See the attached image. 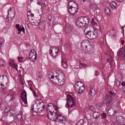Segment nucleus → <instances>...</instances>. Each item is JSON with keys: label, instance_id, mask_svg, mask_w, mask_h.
I'll return each mask as SVG.
<instances>
[{"label": "nucleus", "instance_id": "8fccbe9b", "mask_svg": "<svg viewBox=\"0 0 125 125\" xmlns=\"http://www.w3.org/2000/svg\"><path fill=\"white\" fill-rule=\"evenodd\" d=\"M18 59L19 62H22V60H21V58L20 57H18Z\"/></svg>", "mask_w": 125, "mask_h": 125}, {"label": "nucleus", "instance_id": "473e14b6", "mask_svg": "<svg viewBox=\"0 0 125 125\" xmlns=\"http://www.w3.org/2000/svg\"><path fill=\"white\" fill-rule=\"evenodd\" d=\"M56 49H57V51H56L55 52V53L56 54H57L58 53V52L59 51V47H56ZM57 55V54H56V55H54L53 54H52V55H51V56H52V57H54V56H56V55Z\"/></svg>", "mask_w": 125, "mask_h": 125}, {"label": "nucleus", "instance_id": "58836bf2", "mask_svg": "<svg viewBox=\"0 0 125 125\" xmlns=\"http://www.w3.org/2000/svg\"><path fill=\"white\" fill-rule=\"evenodd\" d=\"M120 85V82L118 80H117L116 82V85L117 86H119Z\"/></svg>", "mask_w": 125, "mask_h": 125}, {"label": "nucleus", "instance_id": "338daca9", "mask_svg": "<svg viewBox=\"0 0 125 125\" xmlns=\"http://www.w3.org/2000/svg\"><path fill=\"white\" fill-rule=\"evenodd\" d=\"M124 43V41L123 40H122L121 41V43L122 44H123Z\"/></svg>", "mask_w": 125, "mask_h": 125}, {"label": "nucleus", "instance_id": "6e6552de", "mask_svg": "<svg viewBox=\"0 0 125 125\" xmlns=\"http://www.w3.org/2000/svg\"><path fill=\"white\" fill-rule=\"evenodd\" d=\"M117 55L119 58L120 60L124 58L125 55V50L124 48H122L117 52Z\"/></svg>", "mask_w": 125, "mask_h": 125}, {"label": "nucleus", "instance_id": "13d9d810", "mask_svg": "<svg viewBox=\"0 0 125 125\" xmlns=\"http://www.w3.org/2000/svg\"><path fill=\"white\" fill-rule=\"evenodd\" d=\"M4 40L2 38H0V42H3Z\"/></svg>", "mask_w": 125, "mask_h": 125}, {"label": "nucleus", "instance_id": "5701e85b", "mask_svg": "<svg viewBox=\"0 0 125 125\" xmlns=\"http://www.w3.org/2000/svg\"><path fill=\"white\" fill-rule=\"evenodd\" d=\"M104 12L106 14H109L110 13L111 10L108 7H106L104 10Z\"/></svg>", "mask_w": 125, "mask_h": 125}, {"label": "nucleus", "instance_id": "864d4df0", "mask_svg": "<svg viewBox=\"0 0 125 125\" xmlns=\"http://www.w3.org/2000/svg\"><path fill=\"white\" fill-rule=\"evenodd\" d=\"M19 24H16L15 25V27L17 29H18V28H20L19 27Z\"/></svg>", "mask_w": 125, "mask_h": 125}, {"label": "nucleus", "instance_id": "9d476101", "mask_svg": "<svg viewBox=\"0 0 125 125\" xmlns=\"http://www.w3.org/2000/svg\"><path fill=\"white\" fill-rule=\"evenodd\" d=\"M3 79V83H2L0 82V85L1 86L2 89H4L7 87V83L8 81V79L6 76H5V77H3V76H2Z\"/></svg>", "mask_w": 125, "mask_h": 125}, {"label": "nucleus", "instance_id": "3c124183", "mask_svg": "<svg viewBox=\"0 0 125 125\" xmlns=\"http://www.w3.org/2000/svg\"><path fill=\"white\" fill-rule=\"evenodd\" d=\"M61 62H62V64H65L66 63L65 61H64V60L63 61L62 60Z\"/></svg>", "mask_w": 125, "mask_h": 125}, {"label": "nucleus", "instance_id": "2f4dec72", "mask_svg": "<svg viewBox=\"0 0 125 125\" xmlns=\"http://www.w3.org/2000/svg\"><path fill=\"white\" fill-rule=\"evenodd\" d=\"M83 119H81L77 123V125H83Z\"/></svg>", "mask_w": 125, "mask_h": 125}, {"label": "nucleus", "instance_id": "f03ea898", "mask_svg": "<svg viewBox=\"0 0 125 125\" xmlns=\"http://www.w3.org/2000/svg\"><path fill=\"white\" fill-rule=\"evenodd\" d=\"M50 80L53 83H57L59 85H62L64 84L65 79L64 74L63 73L60 72L58 75L54 76H51Z\"/></svg>", "mask_w": 125, "mask_h": 125}, {"label": "nucleus", "instance_id": "6ab92c4d", "mask_svg": "<svg viewBox=\"0 0 125 125\" xmlns=\"http://www.w3.org/2000/svg\"><path fill=\"white\" fill-rule=\"evenodd\" d=\"M72 29L71 27L69 25H66L65 27L66 31H68L69 33L70 32Z\"/></svg>", "mask_w": 125, "mask_h": 125}, {"label": "nucleus", "instance_id": "bb28decb", "mask_svg": "<svg viewBox=\"0 0 125 125\" xmlns=\"http://www.w3.org/2000/svg\"><path fill=\"white\" fill-rule=\"evenodd\" d=\"M14 111L10 109L9 113L8 114L9 116H13L14 114Z\"/></svg>", "mask_w": 125, "mask_h": 125}, {"label": "nucleus", "instance_id": "a19ab883", "mask_svg": "<svg viewBox=\"0 0 125 125\" xmlns=\"http://www.w3.org/2000/svg\"><path fill=\"white\" fill-rule=\"evenodd\" d=\"M91 24L92 26H93L94 25L95 26H96V25H97V23L96 22L94 21V22H92Z\"/></svg>", "mask_w": 125, "mask_h": 125}, {"label": "nucleus", "instance_id": "4d7b16f0", "mask_svg": "<svg viewBox=\"0 0 125 125\" xmlns=\"http://www.w3.org/2000/svg\"><path fill=\"white\" fill-rule=\"evenodd\" d=\"M32 93H33V95L34 96H35L36 94H35V92L34 91H33L32 92Z\"/></svg>", "mask_w": 125, "mask_h": 125}, {"label": "nucleus", "instance_id": "39448f33", "mask_svg": "<svg viewBox=\"0 0 125 125\" xmlns=\"http://www.w3.org/2000/svg\"><path fill=\"white\" fill-rule=\"evenodd\" d=\"M84 32L86 37L91 40L95 39L97 35V33L95 31L93 32L90 31H87L85 30H84Z\"/></svg>", "mask_w": 125, "mask_h": 125}, {"label": "nucleus", "instance_id": "412c9836", "mask_svg": "<svg viewBox=\"0 0 125 125\" xmlns=\"http://www.w3.org/2000/svg\"><path fill=\"white\" fill-rule=\"evenodd\" d=\"M105 98L106 100L107 101H109L110 102H111L112 98V97L111 96H110L109 95L106 94Z\"/></svg>", "mask_w": 125, "mask_h": 125}, {"label": "nucleus", "instance_id": "a18cd8bd", "mask_svg": "<svg viewBox=\"0 0 125 125\" xmlns=\"http://www.w3.org/2000/svg\"><path fill=\"white\" fill-rule=\"evenodd\" d=\"M18 31H20L21 32L22 31V27L21 28L20 27L19 28H18V29H17Z\"/></svg>", "mask_w": 125, "mask_h": 125}, {"label": "nucleus", "instance_id": "774afa93", "mask_svg": "<svg viewBox=\"0 0 125 125\" xmlns=\"http://www.w3.org/2000/svg\"><path fill=\"white\" fill-rule=\"evenodd\" d=\"M31 16L33 17L34 16V14L32 13H31Z\"/></svg>", "mask_w": 125, "mask_h": 125}, {"label": "nucleus", "instance_id": "79ce46f5", "mask_svg": "<svg viewBox=\"0 0 125 125\" xmlns=\"http://www.w3.org/2000/svg\"><path fill=\"white\" fill-rule=\"evenodd\" d=\"M102 116L103 118L105 119L106 118V114L105 113H104L102 114Z\"/></svg>", "mask_w": 125, "mask_h": 125}, {"label": "nucleus", "instance_id": "4be33fe9", "mask_svg": "<svg viewBox=\"0 0 125 125\" xmlns=\"http://www.w3.org/2000/svg\"><path fill=\"white\" fill-rule=\"evenodd\" d=\"M11 109V106H7L6 107L5 109V111L6 113H7L8 114Z\"/></svg>", "mask_w": 125, "mask_h": 125}, {"label": "nucleus", "instance_id": "1a4fd4ad", "mask_svg": "<svg viewBox=\"0 0 125 125\" xmlns=\"http://www.w3.org/2000/svg\"><path fill=\"white\" fill-rule=\"evenodd\" d=\"M37 57V54L35 50L34 49L31 50L29 53V58L32 60V61H34Z\"/></svg>", "mask_w": 125, "mask_h": 125}, {"label": "nucleus", "instance_id": "de8ad7c7", "mask_svg": "<svg viewBox=\"0 0 125 125\" xmlns=\"http://www.w3.org/2000/svg\"><path fill=\"white\" fill-rule=\"evenodd\" d=\"M52 49H51V48H50L49 51V54H51L52 53Z\"/></svg>", "mask_w": 125, "mask_h": 125}, {"label": "nucleus", "instance_id": "5fc2aeb1", "mask_svg": "<svg viewBox=\"0 0 125 125\" xmlns=\"http://www.w3.org/2000/svg\"><path fill=\"white\" fill-rule=\"evenodd\" d=\"M91 109H93H93H94V107L93 106H91L90 107V109L91 110Z\"/></svg>", "mask_w": 125, "mask_h": 125}, {"label": "nucleus", "instance_id": "c756f323", "mask_svg": "<svg viewBox=\"0 0 125 125\" xmlns=\"http://www.w3.org/2000/svg\"><path fill=\"white\" fill-rule=\"evenodd\" d=\"M38 105V108H44V103L43 102H42V103H41V104L39 105Z\"/></svg>", "mask_w": 125, "mask_h": 125}, {"label": "nucleus", "instance_id": "ddd939ff", "mask_svg": "<svg viewBox=\"0 0 125 125\" xmlns=\"http://www.w3.org/2000/svg\"><path fill=\"white\" fill-rule=\"evenodd\" d=\"M89 93L91 96H93L96 94L97 91L95 88H91L90 89Z\"/></svg>", "mask_w": 125, "mask_h": 125}, {"label": "nucleus", "instance_id": "c9c22d12", "mask_svg": "<svg viewBox=\"0 0 125 125\" xmlns=\"http://www.w3.org/2000/svg\"><path fill=\"white\" fill-rule=\"evenodd\" d=\"M10 65L11 68H14L17 67V65L14 63H13L10 64Z\"/></svg>", "mask_w": 125, "mask_h": 125}, {"label": "nucleus", "instance_id": "f257e3e1", "mask_svg": "<svg viewBox=\"0 0 125 125\" xmlns=\"http://www.w3.org/2000/svg\"><path fill=\"white\" fill-rule=\"evenodd\" d=\"M59 109L55 104H48L46 108L47 116L50 119H52L54 121H57L60 123H63V121H65V116H62V114L60 112Z\"/></svg>", "mask_w": 125, "mask_h": 125}, {"label": "nucleus", "instance_id": "69168bd1", "mask_svg": "<svg viewBox=\"0 0 125 125\" xmlns=\"http://www.w3.org/2000/svg\"><path fill=\"white\" fill-rule=\"evenodd\" d=\"M121 85L122 86H123L125 85V84L124 83H121Z\"/></svg>", "mask_w": 125, "mask_h": 125}, {"label": "nucleus", "instance_id": "a878e982", "mask_svg": "<svg viewBox=\"0 0 125 125\" xmlns=\"http://www.w3.org/2000/svg\"><path fill=\"white\" fill-rule=\"evenodd\" d=\"M16 118L18 120H20L21 119L22 117V116L21 114H16Z\"/></svg>", "mask_w": 125, "mask_h": 125}, {"label": "nucleus", "instance_id": "bf43d9fd", "mask_svg": "<svg viewBox=\"0 0 125 125\" xmlns=\"http://www.w3.org/2000/svg\"><path fill=\"white\" fill-rule=\"evenodd\" d=\"M122 91L125 94V88L122 90Z\"/></svg>", "mask_w": 125, "mask_h": 125}, {"label": "nucleus", "instance_id": "4c0bfd02", "mask_svg": "<svg viewBox=\"0 0 125 125\" xmlns=\"http://www.w3.org/2000/svg\"><path fill=\"white\" fill-rule=\"evenodd\" d=\"M12 13H13L12 11H10L9 10H8V14L6 16L7 17H8L9 14H11Z\"/></svg>", "mask_w": 125, "mask_h": 125}, {"label": "nucleus", "instance_id": "393cba45", "mask_svg": "<svg viewBox=\"0 0 125 125\" xmlns=\"http://www.w3.org/2000/svg\"><path fill=\"white\" fill-rule=\"evenodd\" d=\"M6 64V63L4 60L1 59H0V66H3Z\"/></svg>", "mask_w": 125, "mask_h": 125}, {"label": "nucleus", "instance_id": "603ef678", "mask_svg": "<svg viewBox=\"0 0 125 125\" xmlns=\"http://www.w3.org/2000/svg\"><path fill=\"white\" fill-rule=\"evenodd\" d=\"M62 67H63V68H64L65 67H66V63L65 64H62Z\"/></svg>", "mask_w": 125, "mask_h": 125}, {"label": "nucleus", "instance_id": "aec40b11", "mask_svg": "<svg viewBox=\"0 0 125 125\" xmlns=\"http://www.w3.org/2000/svg\"><path fill=\"white\" fill-rule=\"evenodd\" d=\"M14 97V95L13 93H11L9 94L8 95H7L6 98H9V100H10L12 98H13Z\"/></svg>", "mask_w": 125, "mask_h": 125}, {"label": "nucleus", "instance_id": "0e129e2a", "mask_svg": "<svg viewBox=\"0 0 125 125\" xmlns=\"http://www.w3.org/2000/svg\"><path fill=\"white\" fill-rule=\"evenodd\" d=\"M30 90L32 91V92L33 91H34L32 88L31 87H30Z\"/></svg>", "mask_w": 125, "mask_h": 125}, {"label": "nucleus", "instance_id": "f704fd0d", "mask_svg": "<svg viewBox=\"0 0 125 125\" xmlns=\"http://www.w3.org/2000/svg\"><path fill=\"white\" fill-rule=\"evenodd\" d=\"M96 107L98 109H100L101 107V105L99 103L97 104L96 105Z\"/></svg>", "mask_w": 125, "mask_h": 125}, {"label": "nucleus", "instance_id": "a211bd4d", "mask_svg": "<svg viewBox=\"0 0 125 125\" xmlns=\"http://www.w3.org/2000/svg\"><path fill=\"white\" fill-rule=\"evenodd\" d=\"M99 113L95 112H94L93 114V117L95 119L99 117Z\"/></svg>", "mask_w": 125, "mask_h": 125}, {"label": "nucleus", "instance_id": "6e6d98bb", "mask_svg": "<svg viewBox=\"0 0 125 125\" xmlns=\"http://www.w3.org/2000/svg\"><path fill=\"white\" fill-rule=\"evenodd\" d=\"M22 31H23V32L24 33H25V29L24 28V27H23V26L22 25Z\"/></svg>", "mask_w": 125, "mask_h": 125}, {"label": "nucleus", "instance_id": "cd10ccee", "mask_svg": "<svg viewBox=\"0 0 125 125\" xmlns=\"http://www.w3.org/2000/svg\"><path fill=\"white\" fill-rule=\"evenodd\" d=\"M37 111L36 112L40 114L41 113L42 111L44 110V108H37Z\"/></svg>", "mask_w": 125, "mask_h": 125}, {"label": "nucleus", "instance_id": "423d86ee", "mask_svg": "<svg viewBox=\"0 0 125 125\" xmlns=\"http://www.w3.org/2000/svg\"><path fill=\"white\" fill-rule=\"evenodd\" d=\"M75 100L71 95H69L68 96L67 105L70 107H74L75 105Z\"/></svg>", "mask_w": 125, "mask_h": 125}, {"label": "nucleus", "instance_id": "e433bc0d", "mask_svg": "<svg viewBox=\"0 0 125 125\" xmlns=\"http://www.w3.org/2000/svg\"><path fill=\"white\" fill-rule=\"evenodd\" d=\"M81 88H79V89L78 90H79L78 92V91H76L79 93V94H82V93H83L84 92V90H83V91H82V92L81 90Z\"/></svg>", "mask_w": 125, "mask_h": 125}, {"label": "nucleus", "instance_id": "b1692460", "mask_svg": "<svg viewBox=\"0 0 125 125\" xmlns=\"http://www.w3.org/2000/svg\"><path fill=\"white\" fill-rule=\"evenodd\" d=\"M110 5L112 8L113 9H115L116 7V4L115 2L113 1L111 3Z\"/></svg>", "mask_w": 125, "mask_h": 125}, {"label": "nucleus", "instance_id": "dca6fc26", "mask_svg": "<svg viewBox=\"0 0 125 125\" xmlns=\"http://www.w3.org/2000/svg\"><path fill=\"white\" fill-rule=\"evenodd\" d=\"M115 112L113 109L111 108L108 111L107 114L109 116H112L114 115L115 113Z\"/></svg>", "mask_w": 125, "mask_h": 125}, {"label": "nucleus", "instance_id": "7ed1b4c3", "mask_svg": "<svg viewBox=\"0 0 125 125\" xmlns=\"http://www.w3.org/2000/svg\"><path fill=\"white\" fill-rule=\"evenodd\" d=\"M81 47L82 51L84 52L89 54H91L93 52V49L87 41H83L82 42Z\"/></svg>", "mask_w": 125, "mask_h": 125}, {"label": "nucleus", "instance_id": "680f3d73", "mask_svg": "<svg viewBox=\"0 0 125 125\" xmlns=\"http://www.w3.org/2000/svg\"><path fill=\"white\" fill-rule=\"evenodd\" d=\"M118 2H122L123 0H116Z\"/></svg>", "mask_w": 125, "mask_h": 125}, {"label": "nucleus", "instance_id": "052dcab7", "mask_svg": "<svg viewBox=\"0 0 125 125\" xmlns=\"http://www.w3.org/2000/svg\"><path fill=\"white\" fill-rule=\"evenodd\" d=\"M8 10H9L10 11H12V8L10 7V9H8Z\"/></svg>", "mask_w": 125, "mask_h": 125}, {"label": "nucleus", "instance_id": "2eb2a0df", "mask_svg": "<svg viewBox=\"0 0 125 125\" xmlns=\"http://www.w3.org/2000/svg\"><path fill=\"white\" fill-rule=\"evenodd\" d=\"M76 25L79 27H84L82 22L80 18L77 21L76 23Z\"/></svg>", "mask_w": 125, "mask_h": 125}, {"label": "nucleus", "instance_id": "c03bdc74", "mask_svg": "<svg viewBox=\"0 0 125 125\" xmlns=\"http://www.w3.org/2000/svg\"><path fill=\"white\" fill-rule=\"evenodd\" d=\"M106 60H107V62H110L111 61H112V58H111L110 59L108 58V59H107Z\"/></svg>", "mask_w": 125, "mask_h": 125}, {"label": "nucleus", "instance_id": "9b49d317", "mask_svg": "<svg viewBox=\"0 0 125 125\" xmlns=\"http://www.w3.org/2000/svg\"><path fill=\"white\" fill-rule=\"evenodd\" d=\"M21 99L25 104L27 103V93L25 90L22 91L21 92Z\"/></svg>", "mask_w": 125, "mask_h": 125}, {"label": "nucleus", "instance_id": "37998d69", "mask_svg": "<svg viewBox=\"0 0 125 125\" xmlns=\"http://www.w3.org/2000/svg\"><path fill=\"white\" fill-rule=\"evenodd\" d=\"M41 2L42 3V5H45V3L46 1V0H41Z\"/></svg>", "mask_w": 125, "mask_h": 125}, {"label": "nucleus", "instance_id": "e2e57ef3", "mask_svg": "<svg viewBox=\"0 0 125 125\" xmlns=\"http://www.w3.org/2000/svg\"><path fill=\"white\" fill-rule=\"evenodd\" d=\"M3 91L4 92H6V89L5 88L3 89Z\"/></svg>", "mask_w": 125, "mask_h": 125}, {"label": "nucleus", "instance_id": "f8f14e48", "mask_svg": "<svg viewBox=\"0 0 125 125\" xmlns=\"http://www.w3.org/2000/svg\"><path fill=\"white\" fill-rule=\"evenodd\" d=\"M80 18L84 26H85V25H88L90 21L89 18L86 17H83Z\"/></svg>", "mask_w": 125, "mask_h": 125}, {"label": "nucleus", "instance_id": "f3484780", "mask_svg": "<svg viewBox=\"0 0 125 125\" xmlns=\"http://www.w3.org/2000/svg\"><path fill=\"white\" fill-rule=\"evenodd\" d=\"M31 108L33 111L35 112H36L38 110V105L35 104L34 105H31Z\"/></svg>", "mask_w": 125, "mask_h": 125}, {"label": "nucleus", "instance_id": "ea45409f", "mask_svg": "<svg viewBox=\"0 0 125 125\" xmlns=\"http://www.w3.org/2000/svg\"><path fill=\"white\" fill-rule=\"evenodd\" d=\"M108 122V121L107 120L104 119L103 121V124H107Z\"/></svg>", "mask_w": 125, "mask_h": 125}, {"label": "nucleus", "instance_id": "20e7f679", "mask_svg": "<svg viewBox=\"0 0 125 125\" xmlns=\"http://www.w3.org/2000/svg\"><path fill=\"white\" fill-rule=\"evenodd\" d=\"M75 5V3L73 1H70L68 3V10L69 13L73 15L77 12L78 9L74 7Z\"/></svg>", "mask_w": 125, "mask_h": 125}, {"label": "nucleus", "instance_id": "09e8293b", "mask_svg": "<svg viewBox=\"0 0 125 125\" xmlns=\"http://www.w3.org/2000/svg\"><path fill=\"white\" fill-rule=\"evenodd\" d=\"M80 64L82 66H84L86 65L85 64L83 63H80Z\"/></svg>", "mask_w": 125, "mask_h": 125}, {"label": "nucleus", "instance_id": "72a5a7b5", "mask_svg": "<svg viewBox=\"0 0 125 125\" xmlns=\"http://www.w3.org/2000/svg\"><path fill=\"white\" fill-rule=\"evenodd\" d=\"M109 93L110 95L113 96H115L116 94L115 93L112 92L111 90L109 92Z\"/></svg>", "mask_w": 125, "mask_h": 125}, {"label": "nucleus", "instance_id": "0eeeda50", "mask_svg": "<svg viewBox=\"0 0 125 125\" xmlns=\"http://www.w3.org/2000/svg\"><path fill=\"white\" fill-rule=\"evenodd\" d=\"M74 89L76 92L78 91V90L79 88H81L82 91V92L83 90H84L85 88L83 86V84L82 82L81 81H79L76 83L74 85Z\"/></svg>", "mask_w": 125, "mask_h": 125}, {"label": "nucleus", "instance_id": "4468645a", "mask_svg": "<svg viewBox=\"0 0 125 125\" xmlns=\"http://www.w3.org/2000/svg\"><path fill=\"white\" fill-rule=\"evenodd\" d=\"M117 121L119 124H122L124 122V118L121 116L117 117L116 118Z\"/></svg>", "mask_w": 125, "mask_h": 125}, {"label": "nucleus", "instance_id": "7c9ffc66", "mask_svg": "<svg viewBox=\"0 0 125 125\" xmlns=\"http://www.w3.org/2000/svg\"><path fill=\"white\" fill-rule=\"evenodd\" d=\"M96 4L92 3L90 6V8L92 9H95L96 8Z\"/></svg>", "mask_w": 125, "mask_h": 125}, {"label": "nucleus", "instance_id": "c85d7f7f", "mask_svg": "<svg viewBox=\"0 0 125 125\" xmlns=\"http://www.w3.org/2000/svg\"><path fill=\"white\" fill-rule=\"evenodd\" d=\"M43 101L41 100L37 99L35 100V104H37V105H39L41 104V103H42Z\"/></svg>", "mask_w": 125, "mask_h": 125}, {"label": "nucleus", "instance_id": "49530a36", "mask_svg": "<svg viewBox=\"0 0 125 125\" xmlns=\"http://www.w3.org/2000/svg\"><path fill=\"white\" fill-rule=\"evenodd\" d=\"M110 103H111V102H110L109 101H108L106 103V105L107 106H108Z\"/></svg>", "mask_w": 125, "mask_h": 125}]
</instances>
